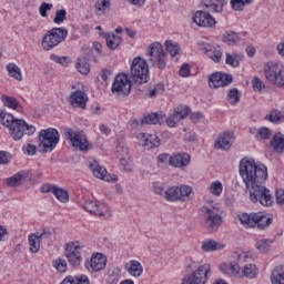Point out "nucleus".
<instances>
[{"instance_id": "33", "label": "nucleus", "mask_w": 284, "mask_h": 284, "mask_svg": "<svg viewBox=\"0 0 284 284\" xmlns=\"http://www.w3.org/2000/svg\"><path fill=\"white\" fill-rule=\"evenodd\" d=\"M60 284H90V278L88 277V275H69Z\"/></svg>"}, {"instance_id": "5", "label": "nucleus", "mask_w": 284, "mask_h": 284, "mask_svg": "<svg viewBox=\"0 0 284 284\" xmlns=\"http://www.w3.org/2000/svg\"><path fill=\"white\" fill-rule=\"evenodd\" d=\"M65 39H68V29L52 28L42 37L41 45L45 51L54 50V48L63 43Z\"/></svg>"}, {"instance_id": "56", "label": "nucleus", "mask_w": 284, "mask_h": 284, "mask_svg": "<svg viewBox=\"0 0 284 284\" xmlns=\"http://www.w3.org/2000/svg\"><path fill=\"white\" fill-rule=\"evenodd\" d=\"M52 3L42 2L39 7V12L41 17H48V11L52 10Z\"/></svg>"}, {"instance_id": "19", "label": "nucleus", "mask_w": 284, "mask_h": 284, "mask_svg": "<svg viewBox=\"0 0 284 284\" xmlns=\"http://www.w3.org/2000/svg\"><path fill=\"white\" fill-rule=\"evenodd\" d=\"M234 81L232 74L215 72L209 77V88L216 90L219 88H225Z\"/></svg>"}, {"instance_id": "55", "label": "nucleus", "mask_w": 284, "mask_h": 284, "mask_svg": "<svg viewBox=\"0 0 284 284\" xmlns=\"http://www.w3.org/2000/svg\"><path fill=\"white\" fill-rule=\"evenodd\" d=\"M174 112L178 114L180 120H183L190 114V109L186 105H180L174 110Z\"/></svg>"}, {"instance_id": "43", "label": "nucleus", "mask_w": 284, "mask_h": 284, "mask_svg": "<svg viewBox=\"0 0 284 284\" xmlns=\"http://www.w3.org/2000/svg\"><path fill=\"white\" fill-rule=\"evenodd\" d=\"M53 195L60 201V203H68L70 201V195L68 194V191L59 186L55 187V190L53 191Z\"/></svg>"}, {"instance_id": "28", "label": "nucleus", "mask_w": 284, "mask_h": 284, "mask_svg": "<svg viewBox=\"0 0 284 284\" xmlns=\"http://www.w3.org/2000/svg\"><path fill=\"white\" fill-rule=\"evenodd\" d=\"M271 148L278 154L284 152V136L283 133H275L270 142Z\"/></svg>"}, {"instance_id": "62", "label": "nucleus", "mask_w": 284, "mask_h": 284, "mask_svg": "<svg viewBox=\"0 0 284 284\" xmlns=\"http://www.w3.org/2000/svg\"><path fill=\"white\" fill-rule=\"evenodd\" d=\"M57 185L54 184H43L40 189V191L43 193V194H48V192H51V194H54V190H57Z\"/></svg>"}, {"instance_id": "31", "label": "nucleus", "mask_w": 284, "mask_h": 284, "mask_svg": "<svg viewBox=\"0 0 284 284\" xmlns=\"http://www.w3.org/2000/svg\"><path fill=\"white\" fill-rule=\"evenodd\" d=\"M24 179H28V173L26 171H20L7 179V185H9V187H19Z\"/></svg>"}, {"instance_id": "6", "label": "nucleus", "mask_w": 284, "mask_h": 284, "mask_svg": "<svg viewBox=\"0 0 284 284\" xmlns=\"http://www.w3.org/2000/svg\"><path fill=\"white\" fill-rule=\"evenodd\" d=\"M59 139H61V135L57 129H43L38 135L39 148H42L43 153L52 152L59 145Z\"/></svg>"}, {"instance_id": "2", "label": "nucleus", "mask_w": 284, "mask_h": 284, "mask_svg": "<svg viewBox=\"0 0 284 284\" xmlns=\"http://www.w3.org/2000/svg\"><path fill=\"white\" fill-rule=\"evenodd\" d=\"M0 123L8 128L9 134L13 141H21L24 134L32 136L37 132L34 125L28 124L26 120L17 119L11 113H6V111H0Z\"/></svg>"}, {"instance_id": "27", "label": "nucleus", "mask_w": 284, "mask_h": 284, "mask_svg": "<svg viewBox=\"0 0 284 284\" xmlns=\"http://www.w3.org/2000/svg\"><path fill=\"white\" fill-rule=\"evenodd\" d=\"M256 216H260L255 220V227H257V230H267L270 224L274 221L272 216H267L264 212H257Z\"/></svg>"}, {"instance_id": "18", "label": "nucleus", "mask_w": 284, "mask_h": 284, "mask_svg": "<svg viewBox=\"0 0 284 284\" xmlns=\"http://www.w3.org/2000/svg\"><path fill=\"white\" fill-rule=\"evenodd\" d=\"M83 209L89 212V214H94V216H108L110 215V207L105 203H101L94 200H88L83 203Z\"/></svg>"}, {"instance_id": "22", "label": "nucleus", "mask_w": 284, "mask_h": 284, "mask_svg": "<svg viewBox=\"0 0 284 284\" xmlns=\"http://www.w3.org/2000/svg\"><path fill=\"white\" fill-rule=\"evenodd\" d=\"M233 138L234 133L232 132H224L220 134V136L215 140V150H230V148H232Z\"/></svg>"}, {"instance_id": "3", "label": "nucleus", "mask_w": 284, "mask_h": 284, "mask_svg": "<svg viewBox=\"0 0 284 284\" xmlns=\"http://www.w3.org/2000/svg\"><path fill=\"white\" fill-rule=\"evenodd\" d=\"M202 225L207 232H217L219 227L223 225V217L221 216V210L216 206H202Z\"/></svg>"}, {"instance_id": "63", "label": "nucleus", "mask_w": 284, "mask_h": 284, "mask_svg": "<svg viewBox=\"0 0 284 284\" xmlns=\"http://www.w3.org/2000/svg\"><path fill=\"white\" fill-rule=\"evenodd\" d=\"M10 153L6 151H0V165H6L10 163Z\"/></svg>"}, {"instance_id": "53", "label": "nucleus", "mask_w": 284, "mask_h": 284, "mask_svg": "<svg viewBox=\"0 0 284 284\" xmlns=\"http://www.w3.org/2000/svg\"><path fill=\"white\" fill-rule=\"evenodd\" d=\"M68 17V12L65 11V9H61L55 11V17L53 19V22L57 23L58 26H61V23H63L65 21Z\"/></svg>"}, {"instance_id": "32", "label": "nucleus", "mask_w": 284, "mask_h": 284, "mask_svg": "<svg viewBox=\"0 0 284 284\" xmlns=\"http://www.w3.org/2000/svg\"><path fill=\"white\" fill-rule=\"evenodd\" d=\"M272 284H284V265L276 266L271 274Z\"/></svg>"}, {"instance_id": "44", "label": "nucleus", "mask_w": 284, "mask_h": 284, "mask_svg": "<svg viewBox=\"0 0 284 284\" xmlns=\"http://www.w3.org/2000/svg\"><path fill=\"white\" fill-rule=\"evenodd\" d=\"M256 274H258V271L254 264L245 265L242 271V276H245L246 278H256Z\"/></svg>"}, {"instance_id": "60", "label": "nucleus", "mask_w": 284, "mask_h": 284, "mask_svg": "<svg viewBox=\"0 0 284 284\" xmlns=\"http://www.w3.org/2000/svg\"><path fill=\"white\" fill-rule=\"evenodd\" d=\"M179 121L181 120L179 119L178 114L174 112L172 115H170L166 119V125H169V128H174V125H176Z\"/></svg>"}, {"instance_id": "46", "label": "nucleus", "mask_w": 284, "mask_h": 284, "mask_svg": "<svg viewBox=\"0 0 284 284\" xmlns=\"http://www.w3.org/2000/svg\"><path fill=\"white\" fill-rule=\"evenodd\" d=\"M241 59H243V55H239V54H230L226 53V59H225V63L226 65H231V68H239V65H241L240 61Z\"/></svg>"}, {"instance_id": "42", "label": "nucleus", "mask_w": 284, "mask_h": 284, "mask_svg": "<svg viewBox=\"0 0 284 284\" xmlns=\"http://www.w3.org/2000/svg\"><path fill=\"white\" fill-rule=\"evenodd\" d=\"M254 0H231V8L235 12H243L245 6H250Z\"/></svg>"}, {"instance_id": "14", "label": "nucleus", "mask_w": 284, "mask_h": 284, "mask_svg": "<svg viewBox=\"0 0 284 284\" xmlns=\"http://www.w3.org/2000/svg\"><path fill=\"white\" fill-rule=\"evenodd\" d=\"M132 90V82L125 73H120L115 77L112 84V92L118 97H128Z\"/></svg>"}, {"instance_id": "30", "label": "nucleus", "mask_w": 284, "mask_h": 284, "mask_svg": "<svg viewBox=\"0 0 284 284\" xmlns=\"http://www.w3.org/2000/svg\"><path fill=\"white\" fill-rule=\"evenodd\" d=\"M103 37L106 41V47L109 50H116V48H119V45L123 42V39L114 33H104Z\"/></svg>"}, {"instance_id": "41", "label": "nucleus", "mask_w": 284, "mask_h": 284, "mask_svg": "<svg viewBox=\"0 0 284 284\" xmlns=\"http://www.w3.org/2000/svg\"><path fill=\"white\" fill-rule=\"evenodd\" d=\"M205 54L214 61V63H219L221 61V57H223V52L221 50L210 47L209 49H205Z\"/></svg>"}, {"instance_id": "61", "label": "nucleus", "mask_w": 284, "mask_h": 284, "mask_svg": "<svg viewBox=\"0 0 284 284\" xmlns=\"http://www.w3.org/2000/svg\"><path fill=\"white\" fill-rule=\"evenodd\" d=\"M275 199L277 205H284V190L283 189H277L275 191Z\"/></svg>"}, {"instance_id": "34", "label": "nucleus", "mask_w": 284, "mask_h": 284, "mask_svg": "<svg viewBox=\"0 0 284 284\" xmlns=\"http://www.w3.org/2000/svg\"><path fill=\"white\" fill-rule=\"evenodd\" d=\"M29 245L32 254H37L41 250V240L39 239V234L32 233L29 235Z\"/></svg>"}, {"instance_id": "64", "label": "nucleus", "mask_w": 284, "mask_h": 284, "mask_svg": "<svg viewBox=\"0 0 284 284\" xmlns=\"http://www.w3.org/2000/svg\"><path fill=\"white\" fill-rule=\"evenodd\" d=\"M180 77H190V64H183L179 71Z\"/></svg>"}, {"instance_id": "36", "label": "nucleus", "mask_w": 284, "mask_h": 284, "mask_svg": "<svg viewBox=\"0 0 284 284\" xmlns=\"http://www.w3.org/2000/svg\"><path fill=\"white\" fill-rule=\"evenodd\" d=\"M7 72L9 77H11L12 79H16V81H23L21 69L17 64L14 63L7 64Z\"/></svg>"}, {"instance_id": "57", "label": "nucleus", "mask_w": 284, "mask_h": 284, "mask_svg": "<svg viewBox=\"0 0 284 284\" xmlns=\"http://www.w3.org/2000/svg\"><path fill=\"white\" fill-rule=\"evenodd\" d=\"M22 152L28 154V156H34L37 154V145L28 143L22 148Z\"/></svg>"}, {"instance_id": "50", "label": "nucleus", "mask_w": 284, "mask_h": 284, "mask_svg": "<svg viewBox=\"0 0 284 284\" xmlns=\"http://www.w3.org/2000/svg\"><path fill=\"white\" fill-rule=\"evenodd\" d=\"M120 168L124 172H132V159H130V155L123 156L120 159Z\"/></svg>"}, {"instance_id": "4", "label": "nucleus", "mask_w": 284, "mask_h": 284, "mask_svg": "<svg viewBox=\"0 0 284 284\" xmlns=\"http://www.w3.org/2000/svg\"><path fill=\"white\" fill-rule=\"evenodd\" d=\"M130 79L139 85L148 83L150 81V68L148 67V61L141 57H136L132 60L130 68Z\"/></svg>"}, {"instance_id": "7", "label": "nucleus", "mask_w": 284, "mask_h": 284, "mask_svg": "<svg viewBox=\"0 0 284 284\" xmlns=\"http://www.w3.org/2000/svg\"><path fill=\"white\" fill-rule=\"evenodd\" d=\"M264 77L266 81L271 82L276 88L284 89V67L283 64L267 62L264 67Z\"/></svg>"}, {"instance_id": "47", "label": "nucleus", "mask_w": 284, "mask_h": 284, "mask_svg": "<svg viewBox=\"0 0 284 284\" xmlns=\"http://www.w3.org/2000/svg\"><path fill=\"white\" fill-rule=\"evenodd\" d=\"M108 8H110V0H98L95 2L97 16L102 17V14H105Z\"/></svg>"}, {"instance_id": "38", "label": "nucleus", "mask_w": 284, "mask_h": 284, "mask_svg": "<svg viewBox=\"0 0 284 284\" xmlns=\"http://www.w3.org/2000/svg\"><path fill=\"white\" fill-rule=\"evenodd\" d=\"M166 51L169 52L170 57H179L181 54V45L172 40H166L164 43Z\"/></svg>"}, {"instance_id": "23", "label": "nucleus", "mask_w": 284, "mask_h": 284, "mask_svg": "<svg viewBox=\"0 0 284 284\" xmlns=\"http://www.w3.org/2000/svg\"><path fill=\"white\" fill-rule=\"evenodd\" d=\"M190 154L187 153H174L171 156L170 165L172 168H187L190 165Z\"/></svg>"}, {"instance_id": "1", "label": "nucleus", "mask_w": 284, "mask_h": 284, "mask_svg": "<svg viewBox=\"0 0 284 284\" xmlns=\"http://www.w3.org/2000/svg\"><path fill=\"white\" fill-rule=\"evenodd\" d=\"M240 175L248 190L251 203H260L264 207H271L272 193L263 183L267 181V166L256 164L254 160L242 159L240 161Z\"/></svg>"}, {"instance_id": "39", "label": "nucleus", "mask_w": 284, "mask_h": 284, "mask_svg": "<svg viewBox=\"0 0 284 284\" xmlns=\"http://www.w3.org/2000/svg\"><path fill=\"white\" fill-rule=\"evenodd\" d=\"M1 101L6 108H10V110H18V108H21V104L19 103V100L17 98H12L9 95H2Z\"/></svg>"}, {"instance_id": "49", "label": "nucleus", "mask_w": 284, "mask_h": 284, "mask_svg": "<svg viewBox=\"0 0 284 284\" xmlns=\"http://www.w3.org/2000/svg\"><path fill=\"white\" fill-rule=\"evenodd\" d=\"M209 192H211L213 196L223 194V183H221V181L212 182L209 187Z\"/></svg>"}, {"instance_id": "24", "label": "nucleus", "mask_w": 284, "mask_h": 284, "mask_svg": "<svg viewBox=\"0 0 284 284\" xmlns=\"http://www.w3.org/2000/svg\"><path fill=\"white\" fill-rule=\"evenodd\" d=\"M124 270L130 274V276H133V278H139L143 274V265L141 262L132 260L124 264Z\"/></svg>"}, {"instance_id": "16", "label": "nucleus", "mask_w": 284, "mask_h": 284, "mask_svg": "<svg viewBox=\"0 0 284 284\" xmlns=\"http://www.w3.org/2000/svg\"><path fill=\"white\" fill-rule=\"evenodd\" d=\"M88 166L92 171L93 176H95L97 179H101L102 181H106L108 183H116V175L108 174V170H105V168L103 166H100L97 160L92 158L89 159Z\"/></svg>"}, {"instance_id": "59", "label": "nucleus", "mask_w": 284, "mask_h": 284, "mask_svg": "<svg viewBox=\"0 0 284 284\" xmlns=\"http://www.w3.org/2000/svg\"><path fill=\"white\" fill-rule=\"evenodd\" d=\"M164 90L165 87L163 84H156L153 89L150 90L149 95L151 97V99H153V97H156V94H162Z\"/></svg>"}, {"instance_id": "26", "label": "nucleus", "mask_w": 284, "mask_h": 284, "mask_svg": "<svg viewBox=\"0 0 284 284\" xmlns=\"http://www.w3.org/2000/svg\"><path fill=\"white\" fill-rule=\"evenodd\" d=\"M237 219L244 227H256V219L260 216L256 213H241Z\"/></svg>"}, {"instance_id": "52", "label": "nucleus", "mask_w": 284, "mask_h": 284, "mask_svg": "<svg viewBox=\"0 0 284 284\" xmlns=\"http://www.w3.org/2000/svg\"><path fill=\"white\" fill-rule=\"evenodd\" d=\"M271 245L272 240L262 239L256 242V250H258L260 252H267Z\"/></svg>"}, {"instance_id": "17", "label": "nucleus", "mask_w": 284, "mask_h": 284, "mask_svg": "<svg viewBox=\"0 0 284 284\" xmlns=\"http://www.w3.org/2000/svg\"><path fill=\"white\" fill-rule=\"evenodd\" d=\"M192 21L197 24L199 28H216V19L205 10H197L192 16Z\"/></svg>"}, {"instance_id": "25", "label": "nucleus", "mask_w": 284, "mask_h": 284, "mask_svg": "<svg viewBox=\"0 0 284 284\" xmlns=\"http://www.w3.org/2000/svg\"><path fill=\"white\" fill-rule=\"evenodd\" d=\"M230 0H203L202 3L207 10L221 13Z\"/></svg>"}, {"instance_id": "20", "label": "nucleus", "mask_w": 284, "mask_h": 284, "mask_svg": "<svg viewBox=\"0 0 284 284\" xmlns=\"http://www.w3.org/2000/svg\"><path fill=\"white\" fill-rule=\"evenodd\" d=\"M106 265L108 257L102 253H93L89 263L85 264V267L89 272H91V274H94V272H101L102 270H105Z\"/></svg>"}, {"instance_id": "48", "label": "nucleus", "mask_w": 284, "mask_h": 284, "mask_svg": "<svg viewBox=\"0 0 284 284\" xmlns=\"http://www.w3.org/2000/svg\"><path fill=\"white\" fill-rule=\"evenodd\" d=\"M223 42L227 43V45H236V43H239V34L233 31H229L223 34Z\"/></svg>"}, {"instance_id": "8", "label": "nucleus", "mask_w": 284, "mask_h": 284, "mask_svg": "<svg viewBox=\"0 0 284 284\" xmlns=\"http://www.w3.org/2000/svg\"><path fill=\"white\" fill-rule=\"evenodd\" d=\"M67 141H70L72 148L80 150V152H88L92 144L88 142V135L83 131H74L70 128L64 129Z\"/></svg>"}, {"instance_id": "37", "label": "nucleus", "mask_w": 284, "mask_h": 284, "mask_svg": "<svg viewBox=\"0 0 284 284\" xmlns=\"http://www.w3.org/2000/svg\"><path fill=\"white\" fill-rule=\"evenodd\" d=\"M274 131L267 126H261L256 130L255 139L257 141H267V139H272Z\"/></svg>"}, {"instance_id": "11", "label": "nucleus", "mask_w": 284, "mask_h": 284, "mask_svg": "<svg viewBox=\"0 0 284 284\" xmlns=\"http://www.w3.org/2000/svg\"><path fill=\"white\" fill-rule=\"evenodd\" d=\"M212 272V266L210 264H203L183 277L182 284H206L207 276Z\"/></svg>"}, {"instance_id": "13", "label": "nucleus", "mask_w": 284, "mask_h": 284, "mask_svg": "<svg viewBox=\"0 0 284 284\" xmlns=\"http://www.w3.org/2000/svg\"><path fill=\"white\" fill-rule=\"evenodd\" d=\"M132 139H138L139 145L145 148V150H154L161 145V140L156 134L136 133V129H131Z\"/></svg>"}, {"instance_id": "12", "label": "nucleus", "mask_w": 284, "mask_h": 284, "mask_svg": "<svg viewBox=\"0 0 284 284\" xmlns=\"http://www.w3.org/2000/svg\"><path fill=\"white\" fill-rule=\"evenodd\" d=\"M82 246L79 242H69L64 246V256L72 265V267H79L83 257L81 256Z\"/></svg>"}, {"instance_id": "58", "label": "nucleus", "mask_w": 284, "mask_h": 284, "mask_svg": "<svg viewBox=\"0 0 284 284\" xmlns=\"http://www.w3.org/2000/svg\"><path fill=\"white\" fill-rule=\"evenodd\" d=\"M230 272L233 276H243V273H241V266H239V263L232 262L230 264Z\"/></svg>"}, {"instance_id": "40", "label": "nucleus", "mask_w": 284, "mask_h": 284, "mask_svg": "<svg viewBox=\"0 0 284 284\" xmlns=\"http://www.w3.org/2000/svg\"><path fill=\"white\" fill-rule=\"evenodd\" d=\"M226 100L231 105H236V103L241 101V93L239 92V89H230L226 95Z\"/></svg>"}, {"instance_id": "15", "label": "nucleus", "mask_w": 284, "mask_h": 284, "mask_svg": "<svg viewBox=\"0 0 284 284\" xmlns=\"http://www.w3.org/2000/svg\"><path fill=\"white\" fill-rule=\"evenodd\" d=\"M165 121V114L163 112H155L143 115V118L139 120L131 121L132 130H139L142 125H159Z\"/></svg>"}, {"instance_id": "54", "label": "nucleus", "mask_w": 284, "mask_h": 284, "mask_svg": "<svg viewBox=\"0 0 284 284\" xmlns=\"http://www.w3.org/2000/svg\"><path fill=\"white\" fill-rule=\"evenodd\" d=\"M252 88L254 92H263V90H265V83L261 81V78L254 77L252 79Z\"/></svg>"}, {"instance_id": "29", "label": "nucleus", "mask_w": 284, "mask_h": 284, "mask_svg": "<svg viewBox=\"0 0 284 284\" xmlns=\"http://www.w3.org/2000/svg\"><path fill=\"white\" fill-rule=\"evenodd\" d=\"M225 244L219 243L215 240H204L202 242V251L203 252H216L219 250H224Z\"/></svg>"}, {"instance_id": "45", "label": "nucleus", "mask_w": 284, "mask_h": 284, "mask_svg": "<svg viewBox=\"0 0 284 284\" xmlns=\"http://www.w3.org/2000/svg\"><path fill=\"white\" fill-rule=\"evenodd\" d=\"M75 68L80 74H90V63L85 59L78 58Z\"/></svg>"}, {"instance_id": "9", "label": "nucleus", "mask_w": 284, "mask_h": 284, "mask_svg": "<svg viewBox=\"0 0 284 284\" xmlns=\"http://www.w3.org/2000/svg\"><path fill=\"white\" fill-rule=\"evenodd\" d=\"M146 54L150 57L149 63L155 65L159 70H165V51L163 50V44L160 42L151 43L146 49Z\"/></svg>"}, {"instance_id": "51", "label": "nucleus", "mask_w": 284, "mask_h": 284, "mask_svg": "<svg viewBox=\"0 0 284 284\" xmlns=\"http://www.w3.org/2000/svg\"><path fill=\"white\" fill-rule=\"evenodd\" d=\"M53 267H55L57 272H60V274H63L68 270V262L63 258H57L52 262Z\"/></svg>"}, {"instance_id": "21", "label": "nucleus", "mask_w": 284, "mask_h": 284, "mask_svg": "<svg viewBox=\"0 0 284 284\" xmlns=\"http://www.w3.org/2000/svg\"><path fill=\"white\" fill-rule=\"evenodd\" d=\"M69 103L72 105V108H81V110H85V103H88V94L81 90L72 92L69 98Z\"/></svg>"}, {"instance_id": "35", "label": "nucleus", "mask_w": 284, "mask_h": 284, "mask_svg": "<svg viewBox=\"0 0 284 284\" xmlns=\"http://www.w3.org/2000/svg\"><path fill=\"white\" fill-rule=\"evenodd\" d=\"M265 121H270V123H283L284 121V115L283 112L273 109L268 114L265 115Z\"/></svg>"}, {"instance_id": "10", "label": "nucleus", "mask_w": 284, "mask_h": 284, "mask_svg": "<svg viewBox=\"0 0 284 284\" xmlns=\"http://www.w3.org/2000/svg\"><path fill=\"white\" fill-rule=\"evenodd\" d=\"M192 194L194 191L189 185L171 186L166 189V201L187 203V201H192Z\"/></svg>"}]
</instances>
